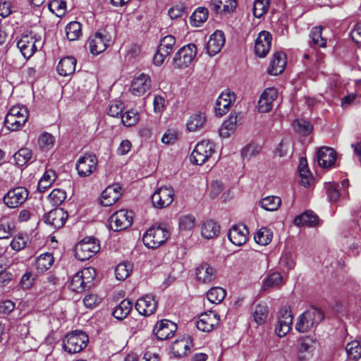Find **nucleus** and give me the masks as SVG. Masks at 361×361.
I'll use <instances>...</instances> for the list:
<instances>
[{
	"instance_id": "f257e3e1",
	"label": "nucleus",
	"mask_w": 361,
	"mask_h": 361,
	"mask_svg": "<svg viewBox=\"0 0 361 361\" xmlns=\"http://www.w3.org/2000/svg\"><path fill=\"white\" fill-rule=\"evenodd\" d=\"M170 231L164 226H153L145 233L142 240L149 248H157L164 244L169 238Z\"/></svg>"
},
{
	"instance_id": "f03ea898",
	"label": "nucleus",
	"mask_w": 361,
	"mask_h": 361,
	"mask_svg": "<svg viewBox=\"0 0 361 361\" xmlns=\"http://www.w3.org/2000/svg\"><path fill=\"white\" fill-rule=\"evenodd\" d=\"M324 313L319 309L311 307L298 318L295 329L301 333L310 330L324 319Z\"/></svg>"
},
{
	"instance_id": "7ed1b4c3",
	"label": "nucleus",
	"mask_w": 361,
	"mask_h": 361,
	"mask_svg": "<svg viewBox=\"0 0 361 361\" xmlns=\"http://www.w3.org/2000/svg\"><path fill=\"white\" fill-rule=\"evenodd\" d=\"M95 276L96 271L94 268L83 269L73 276L69 283V288L74 292H83L91 287Z\"/></svg>"
},
{
	"instance_id": "20e7f679",
	"label": "nucleus",
	"mask_w": 361,
	"mask_h": 361,
	"mask_svg": "<svg viewBox=\"0 0 361 361\" xmlns=\"http://www.w3.org/2000/svg\"><path fill=\"white\" fill-rule=\"evenodd\" d=\"M28 116V110L25 106H13L6 116L5 126L10 130H18L25 124Z\"/></svg>"
},
{
	"instance_id": "39448f33",
	"label": "nucleus",
	"mask_w": 361,
	"mask_h": 361,
	"mask_svg": "<svg viewBox=\"0 0 361 361\" xmlns=\"http://www.w3.org/2000/svg\"><path fill=\"white\" fill-rule=\"evenodd\" d=\"M89 341L88 336L82 331H75L66 336L63 348L70 354L81 352Z\"/></svg>"
},
{
	"instance_id": "423d86ee",
	"label": "nucleus",
	"mask_w": 361,
	"mask_h": 361,
	"mask_svg": "<svg viewBox=\"0 0 361 361\" xmlns=\"http://www.w3.org/2000/svg\"><path fill=\"white\" fill-rule=\"evenodd\" d=\"M90 52L93 55H98L104 51L113 43L111 35L103 30L92 35L87 41Z\"/></svg>"
},
{
	"instance_id": "0eeeda50",
	"label": "nucleus",
	"mask_w": 361,
	"mask_h": 361,
	"mask_svg": "<svg viewBox=\"0 0 361 361\" xmlns=\"http://www.w3.org/2000/svg\"><path fill=\"white\" fill-rule=\"evenodd\" d=\"M43 42L40 37H37L32 32L23 35L17 42V47L26 59L32 56L38 48H41Z\"/></svg>"
},
{
	"instance_id": "6e6552de",
	"label": "nucleus",
	"mask_w": 361,
	"mask_h": 361,
	"mask_svg": "<svg viewBox=\"0 0 361 361\" xmlns=\"http://www.w3.org/2000/svg\"><path fill=\"white\" fill-rule=\"evenodd\" d=\"M197 47L194 44H188L181 47L173 59V66L176 68L188 67L197 55Z\"/></svg>"
},
{
	"instance_id": "1a4fd4ad",
	"label": "nucleus",
	"mask_w": 361,
	"mask_h": 361,
	"mask_svg": "<svg viewBox=\"0 0 361 361\" xmlns=\"http://www.w3.org/2000/svg\"><path fill=\"white\" fill-rule=\"evenodd\" d=\"M99 249V243L95 238L87 237L76 245L75 257L80 261H85L97 253Z\"/></svg>"
},
{
	"instance_id": "9d476101",
	"label": "nucleus",
	"mask_w": 361,
	"mask_h": 361,
	"mask_svg": "<svg viewBox=\"0 0 361 361\" xmlns=\"http://www.w3.org/2000/svg\"><path fill=\"white\" fill-rule=\"evenodd\" d=\"M215 145L210 140H202L198 142L193 149L190 160L197 165H202L214 153Z\"/></svg>"
},
{
	"instance_id": "9b49d317",
	"label": "nucleus",
	"mask_w": 361,
	"mask_h": 361,
	"mask_svg": "<svg viewBox=\"0 0 361 361\" xmlns=\"http://www.w3.org/2000/svg\"><path fill=\"white\" fill-rule=\"evenodd\" d=\"M133 214L131 211L121 209L114 212L109 219V224L114 231H120L130 227L133 224Z\"/></svg>"
},
{
	"instance_id": "f8f14e48",
	"label": "nucleus",
	"mask_w": 361,
	"mask_h": 361,
	"mask_svg": "<svg viewBox=\"0 0 361 361\" xmlns=\"http://www.w3.org/2000/svg\"><path fill=\"white\" fill-rule=\"evenodd\" d=\"M29 191L24 187H16L9 190L4 197V204L10 208H16L27 199Z\"/></svg>"
},
{
	"instance_id": "ddd939ff",
	"label": "nucleus",
	"mask_w": 361,
	"mask_h": 361,
	"mask_svg": "<svg viewBox=\"0 0 361 361\" xmlns=\"http://www.w3.org/2000/svg\"><path fill=\"white\" fill-rule=\"evenodd\" d=\"M176 39L172 35H166L161 40L157 53L154 56V63L157 66H161L165 59L173 51Z\"/></svg>"
},
{
	"instance_id": "4468645a",
	"label": "nucleus",
	"mask_w": 361,
	"mask_h": 361,
	"mask_svg": "<svg viewBox=\"0 0 361 361\" xmlns=\"http://www.w3.org/2000/svg\"><path fill=\"white\" fill-rule=\"evenodd\" d=\"M173 196L174 191L172 188L161 187L157 188L152 195V203L154 207L162 209L172 203Z\"/></svg>"
},
{
	"instance_id": "2eb2a0df",
	"label": "nucleus",
	"mask_w": 361,
	"mask_h": 361,
	"mask_svg": "<svg viewBox=\"0 0 361 361\" xmlns=\"http://www.w3.org/2000/svg\"><path fill=\"white\" fill-rule=\"evenodd\" d=\"M98 160L93 154H85L78 159L76 163V170L80 177H87L97 169Z\"/></svg>"
},
{
	"instance_id": "dca6fc26",
	"label": "nucleus",
	"mask_w": 361,
	"mask_h": 361,
	"mask_svg": "<svg viewBox=\"0 0 361 361\" xmlns=\"http://www.w3.org/2000/svg\"><path fill=\"white\" fill-rule=\"evenodd\" d=\"M177 330L176 324L168 319L158 322L154 327L153 333L157 339L163 341L171 338Z\"/></svg>"
},
{
	"instance_id": "f3484780",
	"label": "nucleus",
	"mask_w": 361,
	"mask_h": 361,
	"mask_svg": "<svg viewBox=\"0 0 361 361\" xmlns=\"http://www.w3.org/2000/svg\"><path fill=\"white\" fill-rule=\"evenodd\" d=\"M68 217V212L63 208L51 210L44 216V221L55 229L63 227Z\"/></svg>"
},
{
	"instance_id": "a211bd4d",
	"label": "nucleus",
	"mask_w": 361,
	"mask_h": 361,
	"mask_svg": "<svg viewBox=\"0 0 361 361\" xmlns=\"http://www.w3.org/2000/svg\"><path fill=\"white\" fill-rule=\"evenodd\" d=\"M293 324V315L288 308L281 309L279 311V317L276 326V334L279 337L285 336L291 329Z\"/></svg>"
},
{
	"instance_id": "6ab92c4d",
	"label": "nucleus",
	"mask_w": 361,
	"mask_h": 361,
	"mask_svg": "<svg viewBox=\"0 0 361 361\" xmlns=\"http://www.w3.org/2000/svg\"><path fill=\"white\" fill-rule=\"evenodd\" d=\"M235 97L233 92L228 90L224 91L216 99L214 111L218 116L226 114L231 107V104L235 101Z\"/></svg>"
},
{
	"instance_id": "aec40b11",
	"label": "nucleus",
	"mask_w": 361,
	"mask_h": 361,
	"mask_svg": "<svg viewBox=\"0 0 361 361\" xmlns=\"http://www.w3.org/2000/svg\"><path fill=\"white\" fill-rule=\"evenodd\" d=\"M219 317L214 312H204L200 315L196 322L197 328L204 332H210L219 324Z\"/></svg>"
},
{
	"instance_id": "412c9836",
	"label": "nucleus",
	"mask_w": 361,
	"mask_h": 361,
	"mask_svg": "<svg viewBox=\"0 0 361 361\" xmlns=\"http://www.w3.org/2000/svg\"><path fill=\"white\" fill-rule=\"evenodd\" d=\"M272 36L267 31H262L259 33L255 40V51L259 57H265L271 47Z\"/></svg>"
},
{
	"instance_id": "4be33fe9",
	"label": "nucleus",
	"mask_w": 361,
	"mask_h": 361,
	"mask_svg": "<svg viewBox=\"0 0 361 361\" xmlns=\"http://www.w3.org/2000/svg\"><path fill=\"white\" fill-rule=\"evenodd\" d=\"M278 97V91L274 87L267 88L261 94L258 101V110L261 113H267L273 108V102Z\"/></svg>"
},
{
	"instance_id": "5701e85b",
	"label": "nucleus",
	"mask_w": 361,
	"mask_h": 361,
	"mask_svg": "<svg viewBox=\"0 0 361 361\" xmlns=\"http://www.w3.org/2000/svg\"><path fill=\"white\" fill-rule=\"evenodd\" d=\"M135 307L140 314L149 316L155 312L157 302L153 295H146L137 300Z\"/></svg>"
},
{
	"instance_id": "b1692460",
	"label": "nucleus",
	"mask_w": 361,
	"mask_h": 361,
	"mask_svg": "<svg viewBox=\"0 0 361 361\" xmlns=\"http://www.w3.org/2000/svg\"><path fill=\"white\" fill-rule=\"evenodd\" d=\"M249 231L245 225H233L229 230L228 237L235 245L241 246L247 240Z\"/></svg>"
},
{
	"instance_id": "393cba45",
	"label": "nucleus",
	"mask_w": 361,
	"mask_h": 361,
	"mask_svg": "<svg viewBox=\"0 0 361 361\" xmlns=\"http://www.w3.org/2000/svg\"><path fill=\"white\" fill-rule=\"evenodd\" d=\"M225 44L224 34L221 30L215 31L209 37L207 45V53L213 56L219 53Z\"/></svg>"
},
{
	"instance_id": "a878e982",
	"label": "nucleus",
	"mask_w": 361,
	"mask_h": 361,
	"mask_svg": "<svg viewBox=\"0 0 361 361\" xmlns=\"http://www.w3.org/2000/svg\"><path fill=\"white\" fill-rule=\"evenodd\" d=\"M151 87V80L148 75L142 73L135 78L130 86V91L135 96L143 95Z\"/></svg>"
},
{
	"instance_id": "bb28decb",
	"label": "nucleus",
	"mask_w": 361,
	"mask_h": 361,
	"mask_svg": "<svg viewBox=\"0 0 361 361\" xmlns=\"http://www.w3.org/2000/svg\"><path fill=\"white\" fill-rule=\"evenodd\" d=\"M121 195V188L118 185L108 186L102 193L101 203L104 207H109L116 203Z\"/></svg>"
},
{
	"instance_id": "cd10ccee",
	"label": "nucleus",
	"mask_w": 361,
	"mask_h": 361,
	"mask_svg": "<svg viewBox=\"0 0 361 361\" xmlns=\"http://www.w3.org/2000/svg\"><path fill=\"white\" fill-rule=\"evenodd\" d=\"M286 65V57L283 52H276L270 62L267 69V73L271 75H278L281 74Z\"/></svg>"
},
{
	"instance_id": "c85d7f7f",
	"label": "nucleus",
	"mask_w": 361,
	"mask_h": 361,
	"mask_svg": "<svg viewBox=\"0 0 361 361\" xmlns=\"http://www.w3.org/2000/svg\"><path fill=\"white\" fill-rule=\"evenodd\" d=\"M336 161V152L327 147H321L317 152V161L323 168L331 167Z\"/></svg>"
},
{
	"instance_id": "c756f323",
	"label": "nucleus",
	"mask_w": 361,
	"mask_h": 361,
	"mask_svg": "<svg viewBox=\"0 0 361 361\" xmlns=\"http://www.w3.org/2000/svg\"><path fill=\"white\" fill-rule=\"evenodd\" d=\"M195 274L200 281L209 283L215 279L216 271L210 264L203 263L196 268Z\"/></svg>"
},
{
	"instance_id": "7c9ffc66",
	"label": "nucleus",
	"mask_w": 361,
	"mask_h": 361,
	"mask_svg": "<svg viewBox=\"0 0 361 361\" xmlns=\"http://www.w3.org/2000/svg\"><path fill=\"white\" fill-rule=\"evenodd\" d=\"M237 6V0H212L210 3L211 9L216 13H230Z\"/></svg>"
},
{
	"instance_id": "2f4dec72",
	"label": "nucleus",
	"mask_w": 361,
	"mask_h": 361,
	"mask_svg": "<svg viewBox=\"0 0 361 361\" xmlns=\"http://www.w3.org/2000/svg\"><path fill=\"white\" fill-rule=\"evenodd\" d=\"M76 63V59L73 56L61 59L57 66L59 74L63 76L71 75L75 71Z\"/></svg>"
},
{
	"instance_id": "473e14b6",
	"label": "nucleus",
	"mask_w": 361,
	"mask_h": 361,
	"mask_svg": "<svg viewBox=\"0 0 361 361\" xmlns=\"http://www.w3.org/2000/svg\"><path fill=\"white\" fill-rule=\"evenodd\" d=\"M317 222L318 216L312 211H306L297 216L294 219V224L297 226L314 227Z\"/></svg>"
},
{
	"instance_id": "72a5a7b5",
	"label": "nucleus",
	"mask_w": 361,
	"mask_h": 361,
	"mask_svg": "<svg viewBox=\"0 0 361 361\" xmlns=\"http://www.w3.org/2000/svg\"><path fill=\"white\" fill-rule=\"evenodd\" d=\"M54 258L51 253L46 252L38 256L35 259V267L39 274H43L51 268Z\"/></svg>"
},
{
	"instance_id": "f704fd0d",
	"label": "nucleus",
	"mask_w": 361,
	"mask_h": 361,
	"mask_svg": "<svg viewBox=\"0 0 361 361\" xmlns=\"http://www.w3.org/2000/svg\"><path fill=\"white\" fill-rule=\"evenodd\" d=\"M220 232V226L212 220H207L202 224L201 228L202 235L207 239L216 237Z\"/></svg>"
},
{
	"instance_id": "c9c22d12",
	"label": "nucleus",
	"mask_w": 361,
	"mask_h": 361,
	"mask_svg": "<svg viewBox=\"0 0 361 361\" xmlns=\"http://www.w3.org/2000/svg\"><path fill=\"white\" fill-rule=\"evenodd\" d=\"M133 304L130 300H123L114 308L112 314L116 319L122 320L130 313Z\"/></svg>"
},
{
	"instance_id": "e433bc0d",
	"label": "nucleus",
	"mask_w": 361,
	"mask_h": 361,
	"mask_svg": "<svg viewBox=\"0 0 361 361\" xmlns=\"http://www.w3.org/2000/svg\"><path fill=\"white\" fill-rule=\"evenodd\" d=\"M56 178V175L54 170H47L38 183V190L40 192H44L50 188Z\"/></svg>"
},
{
	"instance_id": "4c0bfd02",
	"label": "nucleus",
	"mask_w": 361,
	"mask_h": 361,
	"mask_svg": "<svg viewBox=\"0 0 361 361\" xmlns=\"http://www.w3.org/2000/svg\"><path fill=\"white\" fill-rule=\"evenodd\" d=\"M237 116L231 115L228 120L225 121L219 129L221 137L227 138L234 133L236 129Z\"/></svg>"
},
{
	"instance_id": "58836bf2",
	"label": "nucleus",
	"mask_w": 361,
	"mask_h": 361,
	"mask_svg": "<svg viewBox=\"0 0 361 361\" xmlns=\"http://www.w3.org/2000/svg\"><path fill=\"white\" fill-rule=\"evenodd\" d=\"M66 34L68 40H77L82 35V25L78 21L69 23L66 27Z\"/></svg>"
},
{
	"instance_id": "ea45409f",
	"label": "nucleus",
	"mask_w": 361,
	"mask_h": 361,
	"mask_svg": "<svg viewBox=\"0 0 361 361\" xmlns=\"http://www.w3.org/2000/svg\"><path fill=\"white\" fill-rule=\"evenodd\" d=\"M206 117L204 114L198 113L191 116L187 123V128L189 131H196L204 126Z\"/></svg>"
},
{
	"instance_id": "a19ab883",
	"label": "nucleus",
	"mask_w": 361,
	"mask_h": 361,
	"mask_svg": "<svg viewBox=\"0 0 361 361\" xmlns=\"http://www.w3.org/2000/svg\"><path fill=\"white\" fill-rule=\"evenodd\" d=\"M208 18V11L206 8H197L190 16L192 25L200 27L204 23Z\"/></svg>"
},
{
	"instance_id": "79ce46f5",
	"label": "nucleus",
	"mask_w": 361,
	"mask_h": 361,
	"mask_svg": "<svg viewBox=\"0 0 361 361\" xmlns=\"http://www.w3.org/2000/svg\"><path fill=\"white\" fill-rule=\"evenodd\" d=\"M281 204V200L277 196H268L263 198L259 204L262 208L267 211H276L279 209Z\"/></svg>"
},
{
	"instance_id": "37998d69",
	"label": "nucleus",
	"mask_w": 361,
	"mask_h": 361,
	"mask_svg": "<svg viewBox=\"0 0 361 361\" xmlns=\"http://www.w3.org/2000/svg\"><path fill=\"white\" fill-rule=\"evenodd\" d=\"M347 355L349 360H357L361 357V343L355 340L349 342L345 347Z\"/></svg>"
},
{
	"instance_id": "c03bdc74",
	"label": "nucleus",
	"mask_w": 361,
	"mask_h": 361,
	"mask_svg": "<svg viewBox=\"0 0 361 361\" xmlns=\"http://www.w3.org/2000/svg\"><path fill=\"white\" fill-rule=\"evenodd\" d=\"M226 290L221 287H213L207 293V299L214 304L220 303L226 297Z\"/></svg>"
},
{
	"instance_id": "a18cd8bd",
	"label": "nucleus",
	"mask_w": 361,
	"mask_h": 361,
	"mask_svg": "<svg viewBox=\"0 0 361 361\" xmlns=\"http://www.w3.org/2000/svg\"><path fill=\"white\" fill-rule=\"evenodd\" d=\"M322 27L316 26L314 27L309 35V37L311 39L310 44H313L314 45L318 46L319 47H325L326 45V40L322 37Z\"/></svg>"
},
{
	"instance_id": "49530a36",
	"label": "nucleus",
	"mask_w": 361,
	"mask_h": 361,
	"mask_svg": "<svg viewBox=\"0 0 361 361\" xmlns=\"http://www.w3.org/2000/svg\"><path fill=\"white\" fill-rule=\"evenodd\" d=\"M133 270V265L130 262L118 264L115 269V275L118 280L123 281L127 279Z\"/></svg>"
},
{
	"instance_id": "de8ad7c7",
	"label": "nucleus",
	"mask_w": 361,
	"mask_h": 361,
	"mask_svg": "<svg viewBox=\"0 0 361 361\" xmlns=\"http://www.w3.org/2000/svg\"><path fill=\"white\" fill-rule=\"evenodd\" d=\"M271 0H255L252 13L255 17L261 18L269 10Z\"/></svg>"
},
{
	"instance_id": "09e8293b",
	"label": "nucleus",
	"mask_w": 361,
	"mask_h": 361,
	"mask_svg": "<svg viewBox=\"0 0 361 361\" xmlns=\"http://www.w3.org/2000/svg\"><path fill=\"white\" fill-rule=\"evenodd\" d=\"M272 237V232L267 228L263 227L257 231L255 235V240L259 245H267L271 241Z\"/></svg>"
},
{
	"instance_id": "8fccbe9b",
	"label": "nucleus",
	"mask_w": 361,
	"mask_h": 361,
	"mask_svg": "<svg viewBox=\"0 0 361 361\" xmlns=\"http://www.w3.org/2000/svg\"><path fill=\"white\" fill-rule=\"evenodd\" d=\"M267 316L268 307L266 305L259 304L255 307L252 317L258 325L264 324L267 320Z\"/></svg>"
},
{
	"instance_id": "3c124183",
	"label": "nucleus",
	"mask_w": 361,
	"mask_h": 361,
	"mask_svg": "<svg viewBox=\"0 0 361 361\" xmlns=\"http://www.w3.org/2000/svg\"><path fill=\"white\" fill-rule=\"evenodd\" d=\"M13 158L18 166H23L32 158V151L28 148H21L15 153Z\"/></svg>"
},
{
	"instance_id": "603ef678",
	"label": "nucleus",
	"mask_w": 361,
	"mask_h": 361,
	"mask_svg": "<svg viewBox=\"0 0 361 361\" xmlns=\"http://www.w3.org/2000/svg\"><path fill=\"white\" fill-rule=\"evenodd\" d=\"M54 136L45 132L39 136L38 145L42 150L48 151L54 147Z\"/></svg>"
},
{
	"instance_id": "864d4df0",
	"label": "nucleus",
	"mask_w": 361,
	"mask_h": 361,
	"mask_svg": "<svg viewBox=\"0 0 361 361\" xmlns=\"http://www.w3.org/2000/svg\"><path fill=\"white\" fill-rule=\"evenodd\" d=\"M171 350L173 355L176 357L185 355L189 350V346L187 341L185 339L176 341L171 346Z\"/></svg>"
},
{
	"instance_id": "5fc2aeb1",
	"label": "nucleus",
	"mask_w": 361,
	"mask_h": 361,
	"mask_svg": "<svg viewBox=\"0 0 361 361\" xmlns=\"http://www.w3.org/2000/svg\"><path fill=\"white\" fill-rule=\"evenodd\" d=\"M140 116L137 111L128 110L121 116V121L124 126L130 127L135 125L139 121Z\"/></svg>"
},
{
	"instance_id": "6e6d98bb",
	"label": "nucleus",
	"mask_w": 361,
	"mask_h": 361,
	"mask_svg": "<svg viewBox=\"0 0 361 361\" xmlns=\"http://www.w3.org/2000/svg\"><path fill=\"white\" fill-rule=\"evenodd\" d=\"M49 8L50 11L55 13L58 17H61L66 13V3L63 0H53L49 4Z\"/></svg>"
},
{
	"instance_id": "4d7b16f0",
	"label": "nucleus",
	"mask_w": 361,
	"mask_h": 361,
	"mask_svg": "<svg viewBox=\"0 0 361 361\" xmlns=\"http://www.w3.org/2000/svg\"><path fill=\"white\" fill-rule=\"evenodd\" d=\"M179 228L182 231H191L195 225V218L192 214H186L179 218Z\"/></svg>"
},
{
	"instance_id": "13d9d810",
	"label": "nucleus",
	"mask_w": 361,
	"mask_h": 361,
	"mask_svg": "<svg viewBox=\"0 0 361 361\" xmlns=\"http://www.w3.org/2000/svg\"><path fill=\"white\" fill-rule=\"evenodd\" d=\"M50 202L54 206L61 204L66 198V193L64 190L61 189H54L49 195L48 197Z\"/></svg>"
},
{
	"instance_id": "bf43d9fd",
	"label": "nucleus",
	"mask_w": 361,
	"mask_h": 361,
	"mask_svg": "<svg viewBox=\"0 0 361 361\" xmlns=\"http://www.w3.org/2000/svg\"><path fill=\"white\" fill-rule=\"evenodd\" d=\"M294 128L300 133L307 135L312 130V126L311 123L303 119H296L293 121Z\"/></svg>"
},
{
	"instance_id": "052dcab7",
	"label": "nucleus",
	"mask_w": 361,
	"mask_h": 361,
	"mask_svg": "<svg viewBox=\"0 0 361 361\" xmlns=\"http://www.w3.org/2000/svg\"><path fill=\"white\" fill-rule=\"evenodd\" d=\"M261 151V147L257 145L250 144L243 148L241 156L245 159L249 160L252 157L257 155Z\"/></svg>"
},
{
	"instance_id": "680f3d73",
	"label": "nucleus",
	"mask_w": 361,
	"mask_h": 361,
	"mask_svg": "<svg viewBox=\"0 0 361 361\" xmlns=\"http://www.w3.org/2000/svg\"><path fill=\"white\" fill-rule=\"evenodd\" d=\"M282 280L281 274L278 272H274L270 274L263 282L264 289L274 288L278 286Z\"/></svg>"
},
{
	"instance_id": "e2e57ef3",
	"label": "nucleus",
	"mask_w": 361,
	"mask_h": 361,
	"mask_svg": "<svg viewBox=\"0 0 361 361\" xmlns=\"http://www.w3.org/2000/svg\"><path fill=\"white\" fill-rule=\"evenodd\" d=\"M280 264L283 267H286L288 270L293 269L295 265L293 254L290 252H283L280 259Z\"/></svg>"
},
{
	"instance_id": "0e129e2a",
	"label": "nucleus",
	"mask_w": 361,
	"mask_h": 361,
	"mask_svg": "<svg viewBox=\"0 0 361 361\" xmlns=\"http://www.w3.org/2000/svg\"><path fill=\"white\" fill-rule=\"evenodd\" d=\"M123 110V104L120 101H114L109 105L108 115L112 117H117L121 114Z\"/></svg>"
},
{
	"instance_id": "69168bd1",
	"label": "nucleus",
	"mask_w": 361,
	"mask_h": 361,
	"mask_svg": "<svg viewBox=\"0 0 361 361\" xmlns=\"http://www.w3.org/2000/svg\"><path fill=\"white\" fill-rule=\"evenodd\" d=\"M27 239V238L26 236L22 235L14 238L11 243V248L13 250L20 251L26 246Z\"/></svg>"
},
{
	"instance_id": "338daca9",
	"label": "nucleus",
	"mask_w": 361,
	"mask_h": 361,
	"mask_svg": "<svg viewBox=\"0 0 361 361\" xmlns=\"http://www.w3.org/2000/svg\"><path fill=\"white\" fill-rule=\"evenodd\" d=\"M328 198L331 202H336L340 197V193L334 184H328L326 186Z\"/></svg>"
},
{
	"instance_id": "774afa93",
	"label": "nucleus",
	"mask_w": 361,
	"mask_h": 361,
	"mask_svg": "<svg viewBox=\"0 0 361 361\" xmlns=\"http://www.w3.org/2000/svg\"><path fill=\"white\" fill-rule=\"evenodd\" d=\"M350 34L353 40L356 44L361 45V23H357L355 25Z\"/></svg>"
}]
</instances>
